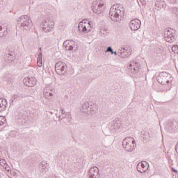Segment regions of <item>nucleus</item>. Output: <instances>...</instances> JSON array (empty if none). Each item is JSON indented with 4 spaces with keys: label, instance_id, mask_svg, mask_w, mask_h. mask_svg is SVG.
<instances>
[{
    "label": "nucleus",
    "instance_id": "nucleus-25",
    "mask_svg": "<svg viewBox=\"0 0 178 178\" xmlns=\"http://www.w3.org/2000/svg\"><path fill=\"white\" fill-rule=\"evenodd\" d=\"M6 61L7 63H12V62H13V56L10 54H7Z\"/></svg>",
    "mask_w": 178,
    "mask_h": 178
},
{
    "label": "nucleus",
    "instance_id": "nucleus-18",
    "mask_svg": "<svg viewBox=\"0 0 178 178\" xmlns=\"http://www.w3.org/2000/svg\"><path fill=\"white\" fill-rule=\"evenodd\" d=\"M145 165H147V162L145 161L138 163L136 167L138 172L140 173H145V172H147V167Z\"/></svg>",
    "mask_w": 178,
    "mask_h": 178
},
{
    "label": "nucleus",
    "instance_id": "nucleus-32",
    "mask_svg": "<svg viewBox=\"0 0 178 178\" xmlns=\"http://www.w3.org/2000/svg\"><path fill=\"white\" fill-rule=\"evenodd\" d=\"M40 166L42 168V172H44V170L47 168V165H45V164H44L43 163L40 164Z\"/></svg>",
    "mask_w": 178,
    "mask_h": 178
},
{
    "label": "nucleus",
    "instance_id": "nucleus-9",
    "mask_svg": "<svg viewBox=\"0 0 178 178\" xmlns=\"http://www.w3.org/2000/svg\"><path fill=\"white\" fill-rule=\"evenodd\" d=\"M55 70L56 73L59 74V76H64V74H66V72H67V66L66 63L59 61L56 64Z\"/></svg>",
    "mask_w": 178,
    "mask_h": 178
},
{
    "label": "nucleus",
    "instance_id": "nucleus-15",
    "mask_svg": "<svg viewBox=\"0 0 178 178\" xmlns=\"http://www.w3.org/2000/svg\"><path fill=\"white\" fill-rule=\"evenodd\" d=\"M90 178H99V169L97 167H92L89 170Z\"/></svg>",
    "mask_w": 178,
    "mask_h": 178
},
{
    "label": "nucleus",
    "instance_id": "nucleus-22",
    "mask_svg": "<svg viewBox=\"0 0 178 178\" xmlns=\"http://www.w3.org/2000/svg\"><path fill=\"white\" fill-rule=\"evenodd\" d=\"M103 133L105 134V136H111V134L113 133V130L111 128L109 124L108 127L103 129Z\"/></svg>",
    "mask_w": 178,
    "mask_h": 178
},
{
    "label": "nucleus",
    "instance_id": "nucleus-21",
    "mask_svg": "<svg viewBox=\"0 0 178 178\" xmlns=\"http://www.w3.org/2000/svg\"><path fill=\"white\" fill-rule=\"evenodd\" d=\"M6 106H8V102L5 99H0V112L6 111Z\"/></svg>",
    "mask_w": 178,
    "mask_h": 178
},
{
    "label": "nucleus",
    "instance_id": "nucleus-6",
    "mask_svg": "<svg viewBox=\"0 0 178 178\" xmlns=\"http://www.w3.org/2000/svg\"><path fill=\"white\" fill-rule=\"evenodd\" d=\"M54 26H55V22L52 19H45L40 24V27L44 33H50V31H52Z\"/></svg>",
    "mask_w": 178,
    "mask_h": 178
},
{
    "label": "nucleus",
    "instance_id": "nucleus-35",
    "mask_svg": "<svg viewBox=\"0 0 178 178\" xmlns=\"http://www.w3.org/2000/svg\"><path fill=\"white\" fill-rule=\"evenodd\" d=\"M3 122H2V120H0V126H3Z\"/></svg>",
    "mask_w": 178,
    "mask_h": 178
},
{
    "label": "nucleus",
    "instance_id": "nucleus-28",
    "mask_svg": "<svg viewBox=\"0 0 178 178\" xmlns=\"http://www.w3.org/2000/svg\"><path fill=\"white\" fill-rule=\"evenodd\" d=\"M172 51L174 52V54H178V46L177 45H174L172 47Z\"/></svg>",
    "mask_w": 178,
    "mask_h": 178
},
{
    "label": "nucleus",
    "instance_id": "nucleus-2",
    "mask_svg": "<svg viewBox=\"0 0 178 178\" xmlns=\"http://www.w3.org/2000/svg\"><path fill=\"white\" fill-rule=\"evenodd\" d=\"M18 26L21 30H29L33 26V22L29 15H23L18 18Z\"/></svg>",
    "mask_w": 178,
    "mask_h": 178
},
{
    "label": "nucleus",
    "instance_id": "nucleus-8",
    "mask_svg": "<svg viewBox=\"0 0 178 178\" xmlns=\"http://www.w3.org/2000/svg\"><path fill=\"white\" fill-rule=\"evenodd\" d=\"M78 30L85 34L90 33V31H91V22H86V20L81 21L79 24Z\"/></svg>",
    "mask_w": 178,
    "mask_h": 178
},
{
    "label": "nucleus",
    "instance_id": "nucleus-10",
    "mask_svg": "<svg viewBox=\"0 0 178 178\" xmlns=\"http://www.w3.org/2000/svg\"><path fill=\"white\" fill-rule=\"evenodd\" d=\"M65 51H77L78 47L76 45V42L73 40H65L63 44Z\"/></svg>",
    "mask_w": 178,
    "mask_h": 178
},
{
    "label": "nucleus",
    "instance_id": "nucleus-11",
    "mask_svg": "<svg viewBox=\"0 0 178 178\" xmlns=\"http://www.w3.org/2000/svg\"><path fill=\"white\" fill-rule=\"evenodd\" d=\"M54 95H55V89L49 86H47L44 88L43 97H44L46 99H49L51 101V99H52V98L54 97Z\"/></svg>",
    "mask_w": 178,
    "mask_h": 178
},
{
    "label": "nucleus",
    "instance_id": "nucleus-23",
    "mask_svg": "<svg viewBox=\"0 0 178 178\" xmlns=\"http://www.w3.org/2000/svg\"><path fill=\"white\" fill-rule=\"evenodd\" d=\"M38 66L39 67H42V53H39L38 55V60H37Z\"/></svg>",
    "mask_w": 178,
    "mask_h": 178
},
{
    "label": "nucleus",
    "instance_id": "nucleus-4",
    "mask_svg": "<svg viewBox=\"0 0 178 178\" xmlns=\"http://www.w3.org/2000/svg\"><path fill=\"white\" fill-rule=\"evenodd\" d=\"M122 147L127 152H132L136 149V140L131 137L125 138L122 141Z\"/></svg>",
    "mask_w": 178,
    "mask_h": 178
},
{
    "label": "nucleus",
    "instance_id": "nucleus-31",
    "mask_svg": "<svg viewBox=\"0 0 178 178\" xmlns=\"http://www.w3.org/2000/svg\"><path fill=\"white\" fill-rule=\"evenodd\" d=\"M100 33H101V34H103L104 35H105L106 34H108V30L101 29Z\"/></svg>",
    "mask_w": 178,
    "mask_h": 178
},
{
    "label": "nucleus",
    "instance_id": "nucleus-5",
    "mask_svg": "<svg viewBox=\"0 0 178 178\" xmlns=\"http://www.w3.org/2000/svg\"><path fill=\"white\" fill-rule=\"evenodd\" d=\"M104 9H105V2L102 0H95L92 3V10L94 13H97V15H101L102 12H104Z\"/></svg>",
    "mask_w": 178,
    "mask_h": 178
},
{
    "label": "nucleus",
    "instance_id": "nucleus-16",
    "mask_svg": "<svg viewBox=\"0 0 178 178\" xmlns=\"http://www.w3.org/2000/svg\"><path fill=\"white\" fill-rule=\"evenodd\" d=\"M110 127L112 129L113 131H116V130H119L120 127H122V124L120 123V120H115L109 122Z\"/></svg>",
    "mask_w": 178,
    "mask_h": 178
},
{
    "label": "nucleus",
    "instance_id": "nucleus-20",
    "mask_svg": "<svg viewBox=\"0 0 178 178\" xmlns=\"http://www.w3.org/2000/svg\"><path fill=\"white\" fill-rule=\"evenodd\" d=\"M8 35V27L5 25H0V38Z\"/></svg>",
    "mask_w": 178,
    "mask_h": 178
},
{
    "label": "nucleus",
    "instance_id": "nucleus-36",
    "mask_svg": "<svg viewBox=\"0 0 178 178\" xmlns=\"http://www.w3.org/2000/svg\"><path fill=\"white\" fill-rule=\"evenodd\" d=\"M172 171L175 172V173H177V170H176L175 168H172Z\"/></svg>",
    "mask_w": 178,
    "mask_h": 178
},
{
    "label": "nucleus",
    "instance_id": "nucleus-17",
    "mask_svg": "<svg viewBox=\"0 0 178 178\" xmlns=\"http://www.w3.org/2000/svg\"><path fill=\"white\" fill-rule=\"evenodd\" d=\"M81 111L86 115H90L93 109H92V106H90V103L86 102L83 104Z\"/></svg>",
    "mask_w": 178,
    "mask_h": 178
},
{
    "label": "nucleus",
    "instance_id": "nucleus-12",
    "mask_svg": "<svg viewBox=\"0 0 178 178\" xmlns=\"http://www.w3.org/2000/svg\"><path fill=\"white\" fill-rule=\"evenodd\" d=\"M129 25L132 31H137L141 26V21L138 19H134L130 22Z\"/></svg>",
    "mask_w": 178,
    "mask_h": 178
},
{
    "label": "nucleus",
    "instance_id": "nucleus-33",
    "mask_svg": "<svg viewBox=\"0 0 178 178\" xmlns=\"http://www.w3.org/2000/svg\"><path fill=\"white\" fill-rule=\"evenodd\" d=\"M0 162H1V163H3V165L6 164V161H5V160H1Z\"/></svg>",
    "mask_w": 178,
    "mask_h": 178
},
{
    "label": "nucleus",
    "instance_id": "nucleus-1",
    "mask_svg": "<svg viewBox=\"0 0 178 178\" xmlns=\"http://www.w3.org/2000/svg\"><path fill=\"white\" fill-rule=\"evenodd\" d=\"M109 17L115 23L122 22L124 17V8L119 6H113L110 8Z\"/></svg>",
    "mask_w": 178,
    "mask_h": 178
},
{
    "label": "nucleus",
    "instance_id": "nucleus-29",
    "mask_svg": "<svg viewBox=\"0 0 178 178\" xmlns=\"http://www.w3.org/2000/svg\"><path fill=\"white\" fill-rule=\"evenodd\" d=\"M138 4H140L143 6H145V5H147V2L145 1V0H139Z\"/></svg>",
    "mask_w": 178,
    "mask_h": 178
},
{
    "label": "nucleus",
    "instance_id": "nucleus-3",
    "mask_svg": "<svg viewBox=\"0 0 178 178\" xmlns=\"http://www.w3.org/2000/svg\"><path fill=\"white\" fill-rule=\"evenodd\" d=\"M173 78L168 72H161L157 77V81L163 86H171Z\"/></svg>",
    "mask_w": 178,
    "mask_h": 178
},
{
    "label": "nucleus",
    "instance_id": "nucleus-26",
    "mask_svg": "<svg viewBox=\"0 0 178 178\" xmlns=\"http://www.w3.org/2000/svg\"><path fill=\"white\" fill-rule=\"evenodd\" d=\"M60 112L61 115H58L59 120H63V119H65V115H66V112H65V110L63 108H60Z\"/></svg>",
    "mask_w": 178,
    "mask_h": 178
},
{
    "label": "nucleus",
    "instance_id": "nucleus-30",
    "mask_svg": "<svg viewBox=\"0 0 178 178\" xmlns=\"http://www.w3.org/2000/svg\"><path fill=\"white\" fill-rule=\"evenodd\" d=\"M106 52H111V55H113V49H112V47H108L106 50Z\"/></svg>",
    "mask_w": 178,
    "mask_h": 178
},
{
    "label": "nucleus",
    "instance_id": "nucleus-13",
    "mask_svg": "<svg viewBox=\"0 0 178 178\" xmlns=\"http://www.w3.org/2000/svg\"><path fill=\"white\" fill-rule=\"evenodd\" d=\"M23 83L26 87H34L37 84V79L33 76L26 77L24 79Z\"/></svg>",
    "mask_w": 178,
    "mask_h": 178
},
{
    "label": "nucleus",
    "instance_id": "nucleus-14",
    "mask_svg": "<svg viewBox=\"0 0 178 178\" xmlns=\"http://www.w3.org/2000/svg\"><path fill=\"white\" fill-rule=\"evenodd\" d=\"M131 55V49H126L124 48H122L121 49H119L118 51V56H120V58H129Z\"/></svg>",
    "mask_w": 178,
    "mask_h": 178
},
{
    "label": "nucleus",
    "instance_id": "nucleus-24",
    "mask_svg": "<svg viewBox=\"0 0 178 178\" xmlns=\"http://www.w3.org/2000/svg\"><path fill=\"white\" fill-rule=\"evenodd\" d=\"M22 99V95H13L12 98H11V101L12 102H17V101H20V99Z\"/></svg>",
    "mask_w": 178,
    "mask_h": 178
},
{
    "label": "nucleus",
    "instance_id": "nucleus-37",
    "mask_svg": "<svg viewBox=\"0 0 178 178\" xmlns=\"http://www.w3.org/2000/svg\"><path fill=\"white\" fill-rule=\"evenodd\" d=\"M113 54H114V55H118V52L117 51H113Z\"/></svg>",
    "mask_w": 178,
    "mask_h": 178
},
{
    "label": "nucleus",
    "instance_id": "nucleus-27",
    "mask_svg": "<svg viewBox=\"0 0 178 178\" xmlns=\"http://www.w3.org/2000/svg\"><path fill=\"white\" fill-rule=\"evenodd\" d=\"M64 119H68L69 122H70V120H72V115L69 112L66 113L65 115H64Z\"/></svg>",
    "mask_w": 178,
    "mask_h": 178
},
{
    "label": "nucleus",
    "instance_id": "nucleus-7",
    "mask_svg": "<svg viewBox=\"0 0 178 178\" xmlns=\"http://www.w3.org/2000/svg\"><path fill=\"white\" fill-rule=\"evenodd\" d=\"M175 29L172 28H168L164 31V38L167 42H174L176 40V36L175 35Z\"/></svg>",
    "mask_w": 178,
    "mask_h": 178
},
{
    "label": "nucleus",
    "instance_id": "nucleus-34",
    "mask_svg": "<svg viewBox=\"0 0 178 178\" xmlns=\"http://www.w3.org/2000/svg\"><path fill=\"white\" fill-rule=\"evenodd\" d=\"M163 56L166 55V51H165V49H163Z\"/></svg>",
    "mask_w": 178,
    "mask_h": 178
},
{
    "label": "nucleus",
    "instance_id": "nucleus-19",
    "mask_svg": "<svg viewBox=\"0 0 178 178\" xmlns=\"http://www.w3.org/2000/svg\"><path fill=\"white\" fill-rule=\"evenodd\" d=\"M131 73H138L140 70V65L138 63L133 62L129 65V67Z\"/></svg>",
    "mask_w": 178,
    "mask_h": 178
}]
</instances>
